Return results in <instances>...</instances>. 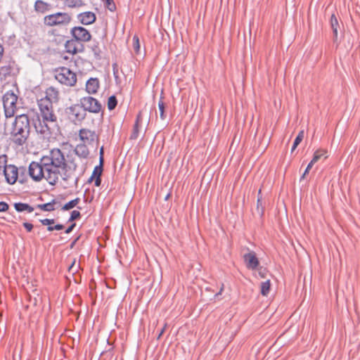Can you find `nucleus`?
I'll use <instances>...</instances> for the list:
<instances>
[{"mask_svg":"<svg viewBox=\"0 0 360 360\" xmlns=\"http://www.w3.org/2000/svg\"><path fill=\"white\" fill-rule=\"evenodd\" d=\"M80 201V199L79 198H76L69 202H68L67 203H65L63 207H62V210H69L73 207H75L76 205H77V204Z\"/></svg>","mask_w":360,"mask_h":360,"instance_id":"26","label":"nucleus"},{"mask_svg":"<svg viewBox=\"0 0 360 360\" xmlns=\"http://www.w3.org/2000/svg\"><path fill=\"white\" fill-rule=\"evenodd\" d=\"M117 104V101L116 96L114 95L110 96L108 101V108L110 110H112L115 109Z\"/></svg>","mask_w":360,"mask_h":360,"instance_id":"29","label":"nucleus"},{"mask_svg":"<svg viewBox=\"0 0 360 360\" xmlns=\"http://www.w3.org/2000/svg\"><path fill=\"white\" fill-rule=\"evenodd\" d=\"M99 89V80L96 77L89 79L86 83V91L89 94H95Z\"/></svg>","mask_w":360,"mask_h":360,"instance_id":"16","label":"nucleus"},{"mask_svg":"<svg viewBox=\"0 0 360 360\" xmlns=\"http://www.w3.org/2000/svg\"><path fill=\"white\" fill-rule=\"evenodd\" d=\"M314 165V164L311 162H309V164L307 165V168L305 169L302 176H301L300 178V180H302V179H304V176L309 173V169L312 167V166Z\"/></svg>","mask_w":360,"mask_h":360,"instance_id":"37","label":"nucleus"},{"mask_svg":"<svg viewBox=\"0 0 360 360\" xmlns=\"http://www.w3.org/2000/svg\"><path fill=\"white\" fill-rule=\"evenodd\" d=\"M75 226V223L72 224L65 231V233H70Z\"/></svg>","mask_w":360,"mask_h":360,"instance_id":"40","label":"nucleus"},{"mask_svg":"<svg viewBox=\"0 0 360 360\" xmlns=\"http://www.w3.org/2000/svg\"><path fill=\"white\" fill-rule=\"evenodd\" d=\"M95 179V186H99L101 184V177H96V178H94Z\"/></svg>","mask_w":360,"mask_h":360,"instance_id":"42","label":"nucleus"},{"mask_svg":"<svg viewBox=\"0 0 360 360\" xmlns=\"http://www.w3.org/2000/svg\"><path fill=\"white\" fill-rule=\"evenodd\" d=\"M67 113L68 118L76 124L81 123L86 115L85 110L79 104H75L68 108Z\"/></svg>","mask_w":360,"mask_h":360,"instance_id":"8","label":"nucleus"},{"mask_svg":"<svg viewBox=\"0 0 360 360\" xmlns=\"http://www.w3.org/2000/svg\"><path fill=\"white\" fill-rule=\"evenodd\" d=\"M77 18L79 20V22L84 25H91L96 20L95 13L91 11H85L80 13L77 15Z\"/></svg>","mask_w":360,"mask_h":360,"instance_id":"13","label":"nucleus"},{"mask_svg":"<svg viewBox=\"0 0 360 360\" xmlns=\"http://www.w3.org/2000/svg\"><path fill=\"white\" fill-rule=\"evenodd\" d=\"M56 79L61 84L73 86L77 82V75L66 67H59L54 70Z\"/></svg>","mask_w":360,"mask_h":360,"instance_id":"5","label":"nucleus"},{"mask_svg":"<svg viewBox=\"0 0 360 360\" xmlns=\"http://www.w3.org/2000/svg\"><path fill=\"white\" fill-rule=\"evenodd\" d=\"M80 141L86 145H93L98 141V136L94 131L82 128L79 131Z\"/></svg>","mask_w":360,"mask_h":360,"instance_id":"11","label":"nucleus"},{"mask_svg":"<svg viewBox=\"0 0 360 360\" xmlns=\"http://www.w3.org/2000/svg\"><path fill=\"white\" fill-rule=\"evenodd\" d=\"M14 208L18 212H27V213H31L34 210L33 207L25 202L14 203Z\"/></svg>","mask_w":360,"mask_h":360,"instance_id":"18","label":"nucleus"},{"mask_svg":"<svg viewBox=\"0 0 360 360\" xmlns=\"http://www.w3.org/2000/svg\"><path fill=\"white\" fill-rule=\"evenodd\" d=\"M243 260L248 269L255 270L259 265V262L257 257L256 253L252 250L249 251V252L243 255Z\"/></svg>","mask_w":360,"mask_h":360,"instance_id":"12","label":"nucleus"},{"mask_svg":"<svg viewBox=\"0 0 360 360\" xmlns=\"http://www.w3.org/2000/svg\"><path fill=\"white\" fill-rule=\"evenodd\" d=\"M65 6L70 8H80L85 6L83 0H65Z\"/></svg>","mask_w":360,"mask_h":360,"instance_id":"19","label":"nucleus"},{"mask_svg":"<svg viewBox=\"0 0 360 360\" xmlns=\"http://www.w3.org/2000/svg\"><path fill=\"white\" fill-rule=\"evenodd\" d=\"M330 24L333 30V42L338 46L340 44V40L338 39V30L340 27L339 22L336 15L333 13L330 16Z\"/></svg>","mask_w":360,"mask_h":360,"instance_id":"15","label":"nucleus"},{"mask_svg":"<svg viewBox=\"0 0 360 360\" xmlns=\"http://www.w3.org/2000/svg\"><path fill=\"white\" fill-rule=\"evenodd\" d=\"M44 96L40 99H46L52 103H57L59 101V91L54 86H49L46 89Z\"/></svg>","mask_w":360,"mask_h":360,"instance_id":"14","label":"nucleus"},{"mask_svg":"<svg viewBox=\"0 0 360 360\" xmlns=\"http://www.w3.org/2000/svg\"><path fill=\"white\" fill-rule=\"evenodd\" d=\"M168 197H169V195H167L166 196L165 199L167 200V199L168 198Z\"/></svg>","mask_w":360,"mask_h":360,"instance_id":"51","label":"nucleus"},{"mask_svg":"<svg viewBox=\"0 0 360 360\" xmlns=\"http://www.w3.org/2000/svg\"><path fill=\"white\" fill-rule=\"evenodd\" d=\"M166 327H167V324L165 323V326H164V327H163V328L161 329V330L160 331V333H159V334H158V339H160V337L162 335V334H163V333H164V332H165V330Z\"/></svg>","mask_w":360,"mask_h":360,"instance_id":"43","label":"nucleus"},{"mask_svg":"<svg viewBox=\"0 0 360 360\" xmlns=\"http://www.w3.org/2000/svg\"><path fill=\"white\" fill-rule=\"evenodd\" d=\"M74 264H75V262H72V266H70V268H71Z\"/></svg>","mask_w":360,"mask_h":360,"instance_id":"52","label":"nucleus"},{"mask_svg":"<svg viewBox=\"0 0 360 360\" xmlns=\"http://www.w3.org/2000/svg\"><path fill=\"white\" fill-rule=\"evenodd\" d=\"M18 96L13 93H6L3 96L4 114L6 118L14 116L17 109Z\"/></svg>","mask_w":360,"mask_h":360,"instance_id":"7","label":"nucleus"},{"mask_svg":"<svg viewBox=\"0 0 360 360\" xmlns=\"http://www.w3.org/2000/svg\"><path fill=\"white\" fill-rule=\"evenodd\" d=\"M223 290H224V284H221V287L220 288V290H219V292L218 293L216 294V296H218L219 295H221L222 291H223Z\"/></svg>","mask_w":360,"mask_h":360,"instance_id":"45","label":"nucleus"},{"mask_svg":"<svg viewBox=\"0 0 360 360\" xmlns=\"http://www.w3.org/2000/svg\"><path fill=\"white\" fill-rule=\"evenodd\" d=\"M105 7L110 11L116 10V6L113 0H105Z\"/></svg>","mask_w":360,"mask_h":360,"instance_id":"32","label":"nucleus"},{"mask_svg":"<svg viewBox=\"0 0 360 360\" xmlns=\"http://www.w3.org/2000/svg\"><path fill=\"white\" fill-rule=\"evenodd\" d=\"M141 121L140 114L137 115L136 122L134 123L132 133L130 136V139L132 140L136 139L139 136V122Z\"/></svg>","mask_w":360,"mask_h":360,"instance_id":"21","label":"nucleus"},{"mask_svg":"<svg viewBox=\"0 0 360 360\" xmlns=\"http://www.w3.org/2000/svg\"><path fill=\"white\" fill-rule=\"evenodd\" d=\"M77 181H78V177H77V176H76V177H75V183H77Z\"/></svg>","mask_w":360,"mask_h":360,"instance_id":"46","label":"nucleus"},{"mask_svg":"<svg viewBox=\"0 0 360 360\" xmlns=\"http://www.w3.org/2000/svg\"><path fill=\"white\" fill-rule=\"evenodd\" d=\"M303 138H304V131L302 130L298 133L297 136H296V138L294 141L293 145L291 148V152H292L297 148V146L302 141Z\"/></svg>","mask_w":360,"mask_h":360,"instance_id":"28","label":"nucleus"},{"mask_svg":"<svg viewBox=\"0 0 360 360\" xmlns=\"http://www.w3.org/2000/svg\"><path fill=\"white\" fill-rule=\"evenodd\" d=\"M261 212V214L263 213V209L262 208L261 209V212Z\"/></svg>","mask_w":360,"mask_h":360,"instance_id":"49","label":"nucleus"},{"mask_svg":"<svg viewBox=\"0 0 360 360\" xmlns=\"http://www.w3.org/2000/svg\"><path fill=\"white\" fill-rule=\"evenodd\" d=\"M260 193H261V189L259 190V192H258L259 195H260Z\"/></svg>","mask_w":360,"mask_h":360,"instance_id":"47","label":"nucleus"},{"mask_svg":"<svg viewBox=\"0 0 360 360\" xmlns=\"http://www.w3.org/2000/svg\"><path fill=\"white\" fill-rule=\"evenodd\" d=\"M270 290V281L267 280L261 283V294L264 296H266Z\"/></svg>","mask_w":360,"mask_h":360,"instance_id":"27","label":"nucleus"},{"mask_svg":"<svg viewBox=\"0 0 360 360\" xmlns=\"http://www.w3.org/2000/svg\"><path fill=\"white\" fill-rule=\"evenodd\" d=\"M64 228L63 225V224H58L55 226H49L47 227V230L49 231H52L53 230H57V231H60V230H62Z\"/></svg>","mask_w":360,"mask_h":360,"instance_id":"34","label":"nucleus"},{"mask_svg":"<svg viewBox=\"0 0 360 360\" xmlns=\"http://www.w3.org/2000/svg\"><path fill=\"white\" fill-rule=\"evenodd\" d=\"M77 158L68 155L65 158L64 153L59 148L51 149L47 155L42 156L39 162L32 161L29 165L30 178L39 182L44 179L49 184L54 186L61 178L68 181L75 176L79 166V160H86L89 155L87 145L79 143L74 149Z\"/></svg>","mask_w":360,"mask_h":360,"instance_id":"1","label":"nucleus"},{"mask_svg":"<svg viewBox=\"0 0 360 360\" xmlns=\"http://www.w3.org/2000/svg\"><path fill=\"white\" fill-rule=\"evenodd\" d=\"M91 49L93 51L95 58L97 59H100L102 51L100 47L99 42L94 41V43L91 46Z\"/></svg>","mask_w":360,"mask_h":360,"instance_id":"23","label":"nucleus"},{"mask_svg":"<svg viewBox=\"0 0 360 360\" xmlns=\"http://www.w3.org/2000/svg\"><path fill=\"white\" fill-rule=\"evenodd\" d=\"M158 109L160 111V117L161 120H164L165 119V104L162 101V98L161 97L158 102Z\"/></svg>","mask_w":360,"mask_h":360,"instance_id":"30","label":"nucleus"},{"mask_svg":"<svg viewBox=\"0 0 360 360\" xmlns=\"http://www.w3.org/2000/svg\"><path fill=\"white\" fill-rule=\"evenodd\" d=\"M132 40H133V45H134V51L136 53H139L140 51V44H139V39L138 36L134 35L133 37Z\"/></svg>","mask_w":360,"mask_h":360,"instance_id":"31","label":"nucleus"},{"mask_svg":"<svg viewBox=\"0 0 360 360\" xmlns=\"http://www.w3.org/2000/svg\"><path fill=\"white\" fill-rule=\"evenodd\" d=\"M80 169L82 171V170H84V168L83 167H81Z\"/></svg>","mask_w":360,"mask_h":360,"instance_id":"48","label":"nucleus"},{"mask_svg":"<svg viewBox=\"0 0 360 360\" xmlns=\"http://www.w3.org/2000/svg\"><path fill=\"white\" fill-rule=\"evenodd\" d=\"M70 32L74 39L78 43L87 42L90 41L91 38V35L89 30L82 26L72 27Z\"/></svg>","mask_w":360,"mask_h":360,"instance_id":"10","label":"nucleus"},{"mask_svg":"<svg viewBox=\"0 0 360 360\" xmlns=\"http://www.w3.org/2000/svg\"><path fill=\"white\" fill-rule=\"evenodd\" d=\"M103 164H101V162H99L98 165H96L94 167L89 181H92L93 179L96 178L98 176L101 177L102 172H103Z\"/></svg>","mask_w":360,"mask_h":360,"instance_id":"24","label":"nucleus"},{"mask_svg":"<svg viewBox=\"0 0 360 360\" xmlns=\"http://www.w3.org/2000/svg\"><path fill=\"white\" fill-rule=\"evenodd\" d=\"M37 105L42 123L41 121H39L38 124L35 123V129L42 134H51V128L57 125V115L53 110V103L47 101L46 99H39Z\"/></svg>","mask_w":360,"mask_h":360,"instance_id":"3","label":"nucleus"},{"mask_svg":"<svg viewBox=\"0 0 360 360\" xmlns=\"http://www.w3.org/2000/svg\"><path fill=\"white\" fill-rule=\"evenodd\" d=\"M8 209V205L7 202L1 201L0 202V212H6Z\"/></svg>","mask_w":360,"mask_h":360,"instance_id":"36","label":"nucleus"},{"mask_svg":"<svg viewBox=\"0 0 360 360\" xmlns=\"http://www.w3.org/2000/svg\"><path fill=\"white\" fill-rule=\"evenodd\" d=\"M22 225L25 227V229L27 230V232H30L33 229L32 224H31L30 222H24L22 224Z\"/></svg>","mask_w":360,"mask_h":360,"instance_id":"38","label":"nucleus"},{"mask_svg":"<svg viewBox=\"0 0 360 360\" xmlns=\"http://www.w3.org/2000/svg\"><path fill=\"white\" fill-rule=\"evenodd\" d=\"M116 66H117V65L115 63L113 64V65H112V67H113V75H114V77H115V79H117L118 78L117 70L116 68Z\"/></svg>","mask_w":360,"mask_h":360,"instance_id":"41","label":"nucleus"},{"mask_svg":"<svg viewBox=\"0 0 360 360\" xmlns=\"http://www.w3.org/2000/svg\"><path fill=\"white\" fill-rule=\"evenodd\" d=\"M262 206V198L258 196L257 202V209L259 211V207Z\"/></svg>","mask_w":360,"mask_h":360,"instance_id":"44","label":"nucleus"},{"mask_svg":"<svg viewBox=\"0 0 360 360\" xmlns=\"http://www.w3.org/2000/svg\"><path fill=\"white\" fill-rule=\"evenodd\" d=\"M80 216V212L78 210H73L70 214L68 221H72Z\"/></svg>","mask_w":360,"mask_h":360,"instance_id":"33","label":"nucleus"},{"mask_svg":"<svg viewBox=\"0 0 360 360\" xmlns=\"http://www.w3.org/2000/svg\"><path fill=\"white\" fill-rule=\"evenodd\" d=\"M7 155H0V178L4 177L5 181L9 185L16 182L23 184L28 180L29 169L25 167H18L13 164H7Z\"/></svg>","mask_w":360,"mask_h":360,"instance_id":"2","label":"nucleus"},{"mask_svg":"<svg viewBox=\"0 0 360 360\" xmlns=\"http://www.w3.org/2000/svg\"><path fill=\"white\" fill-rule=\"evenodd\" d=\"M30 129V119L27 115H17L12 124L11 139L17 146H22L27 141Z\"/></svg>","mask_w":360,"mask_h":360,"instance_id":"4","label":"nucleus"},{"mask_svg":"<svg viewBox=\"0 0 360 360\" xmlns=\"http://www.w3.org/2000/svg\"><path fill=\"white\" fill-rule=\"evenodd\" d=\"M40 222L45 226H51V224H54V219H43L39 220Z\"/></svg>","mask_w":360,"mask_h":360,"instance_id":"35","label":"nucleus"},{"mask_svg":"<svg viewBox=\"0 0 360 360\" xmlns=\"http://www.w3.org/2000/svg\"><path fill=\"white\" fill-rule=\"evenodd\" d=\"M76 240H75L74 242H72V246L75 243Z\"/></svg>","mask_w":360,"mask_h":360,"instance_id":"50","label":"nucleus"},{"mask_svg":"<svg viewBox=\"0 0 360 360\" xmlns=\"http://www.w3.org/2000/svg\"><path fill=\"white\" fill-rule=\"evenodd\" d=\"M80 104L85 110L92 113H98L101 110V104L98 101L91 96H85L80 99Z\"/></svg>","mask_w":360,"mask_h":360,"instance_id":"9","label":"nucleus"},{"mask_svg":"<svg viewBox=\"0 0 360 360\" xmlns=\"http://www.w3.org/2000/svg\"><path fill=\"white\" fill-rule=\"evenodd\" d=\"M99 162L103 164V147H101L99 152Z\"/></svg>","mask_w":360,"mask_h":360,"instance_id":"39","label":"nucleus"},{"mask_svg":"<svg viewBox=\"0 0 360 360\" xmlns=\"http://www.w3.org/2000/svg\"><path fill=\"white\" fill-rule=\"evenodd\" d=\"M55 204H56L55 200H53L52 201L47 202V203L39 204V205H37V207L40 209L42 211L51 212V211L55 210V206H54Z\"/></svg>","mask_w":360,"mask_h":360,"instance_id":"22","label":"nucleus"},{"mask_svg":"<svg viewBox=\"0 0 360 360\" xmlns=\"http://www.w3.org/2000/svg\"><path fill=\"white\" fill-rule=\"evenodd\" d=\"M78 45H79V43L74 39L68 40L65 44V50L68 53L75 54L79 51ZM80 46L82 47V44Z\"/></svg>","mask_w":360,"mask_h":360,"instance_id":"17","label":"nucleus"},{"mask_svg":"<svg viewBox=\"0 0 360 360\" xmlns=\"http://www.w3.org/2000/svg\"><path fill=\"white\" fill-rule=\"evenodd\" d=\"M72 20L70 15L65 12H57L44 18V24L49 27L68 25Z\"/></svg>","mask_w":360,"mask_h":360,"instance_id":"6","label":"nucleus"},{"mask_svg":"<svg viewBox=\"0 0 360 360\" xmlns=\"http://www.w3.org/2000/svg\"><path fill=\"white\" fill-rule=\"evenodd\" d=\"M48 4L42 0H37L34 4V8L37 11L44 13L47 9Z\"/></svg>","mask_w":360,"mask_h":360,"instance_id":"25","label":"nucleus"},{"mask_svg":"<svg viewBox=\"0 0 360 360\" xmlns=\"http://www.w3.org/2000/svg\"><path fill=\"white\" fill-rule=\"evenodd\" d=\"M328 151L326 149H318L316 150L313 155V158L310 162H311L313 164L316 163L319 160H320L322 157H324V158H327Z\"/></svg>","mask_w":360,"mask_h":360,"instance_id":"20","label":"nucleus"}]
</instances>
